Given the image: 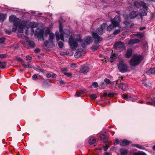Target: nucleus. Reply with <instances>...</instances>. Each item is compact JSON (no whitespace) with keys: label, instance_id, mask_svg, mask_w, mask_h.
Masks as SVG:
<instances>
[{"label":"nucleus","instance_id":"c03bdc74","mask_svg":"<svg viewBox=\"0 0 155 155\" xmlns=\"http://www.w3.org/2000/svg\"><path fill=\"white\" fill-rule=\"evenodd\" d=\"M105 151L107 150V149L109 148V146L106 144L103 147Z\"/></svg>","mask_w":155,"mask_h":155},{"label":"nucleus","instance_id":"2eb2a0df","mask_svg":"<svg viewBox=\"0 0 155 155\" xmlns=\"http://www.w3.org/2000/svg\"><path fill=\"white\" fill-rule=\"evenodd\" d=\"M89 70V68L88 67L83 65L81 66L79 72L80 73H83L85 74L88 72Z\"/></svg>","mask_w":155,"mask_h":155},{"label":"nucleus","instance_id":"3c124183","mask_svg":"<svg viewBox=\"0 0 155 155\" xmlns=\"http://www.w3.org/2000/svg\"><path fill=\"white\" fill-rule=\"evenodd\" d=\"M124 23L126 26L130 24L129 22L127 21H125L124 22Z\"/></svg>","mask_w":155,"mask_h":155},{"label":"nucleus","instance_id":"a878e982","mask_svg":"<svg viewBox=\"0 0 155 155\" xmlns=\"http://www.w3.org/2000/svg\"><path fill=\"white\" fill-rule=\"evenodd\" d=\"M6 18L5 14H0V22L3 21Z\"/></svg>","mask_w":155,"mask_h":155},{"label":"nucleus","instance_id":"5701e85b","mask_svg":"<svg viewBox=\"0 0 155 155\" xmlns=\"http://www.w3.org/2000/svg\"><path fill=\"white\" fill-rule=\"evenodd\" d=\"M155 73V68H150L149 70L147 71L146 73L147 74L149 75L151 74H153Z\"/></svg>","mask_w":155,"mask_h":155},{"label":"nucleus","instance_id":"4c0bfd02","mask_svg":"<svg viewBox=\"0 0 155 155\" xmlns=\"http://www.w3.org/2000/svg\"><path fill=\"white\" fill-rule=\"evenodd\" d=\"M90 98L91 99H95L97 98V96L94 94H92L90 96Z\"/></svg>","mask_w":155,"mask_h":155},{"label":"nucleus","instance_id":"774afa93","mask_svg":"<svg viewBox=\"0 0 155 155\" xmlns=\"http://www.w3.org/2000/svg\"><path fill=\"white\" fill-rule=\"evenodd\" d=\"M134 24H131L130 26V28H132V27L133 26H134Z\"/></svg>","mask_w":155,"mask_h":155},{"label":"nucleus","instance_id":"6e6552de","mask_svg":"<svg viewBox=\"0 0 155 155\" xmlns=\"http://www.w3.org/2000/svg\"><path fill=\"white\" fill-rule=\"evenodd\" d=\"M91 38L89 36H87L85 37L83 39V40L82 41L81 40V45L84 48L85 46L90 44V43L92 42Z\"/></svg>","mask_w":155,"mask_h":155},{"label":"nucleus","instance_id":"f3484780","mask_svg":"<svg viewBox=\"0 0 155 155\" xmlns=\"http://www.w3.org/2000/svg\"><path fill=\"white\" fill-rule=\"evenodd\" d=\"M138 12L137 11H132L129 14V18L132 19L136 18L138 15Z\"/></svg>","mask_w":155,"mask_h":155},{"label":"nucleus","instance_id":"4468645a","mask_svg":"<svg viewBox=\"0 0 155 155\" xmlns=\"http://www.w3.org/2000/svg\"><path fill=\"white\" fill-rule=\"evenodd\" d=\"M92 35L93 38L95 39L94 42L95 43H97L102 40V38H101V37L95 32H92Z\"/></svg>","mask_w":155,"mask_h":155},{"label":"nucleus","instance_id":"680f3d73","mask_svg":"<svg viewBox=\"0 0 155 155\" xmlns=\"http://www.w3.org/2000/svg\"><path fill=\"white\" fill-rule=\"evenodd\" d=\"M145 28H146L145 27H141L139 28V30L140 31H142V30H143L144 29H145Z\"/></svg>","mask_w":155,"mask_h":155},{"label":"nucleus","instance_id":"c9c22d12","mask_svg":"<svg viewBox=\"0 0 155 155\" xmlns=\"http://www.w3.org/2000/svg\"><path fill=\"white\" fill-rule=\"evenodd\" d=\"M104 82L107 84H111V81L108 79L106 78L104 80Z\"/></svg>","mask_w":155,"mask_h":155},{"label":"nucleus","instance_id":"a19ab883","mask_svg":"<svg viewBox=\"0 0 155 155\" xmlns=\"http://www.w3.org/2000/svg\"><path fill=\"white\" fill-rule=\"evenodd\" d=\"M98 46H93L91 47V49L93 51H94L98 49Z\"/></svg>","mask_w":155,"mask_h":155},{"label":"nucleus","instance_id":"6e6d98bb","mask_svg":"<svg viewBox=\"0 0 155 155\" xmlns=\"http://www.w3.org/2000/svg\"><path fill=\"white\" fill-rule=\"evenodd\" d=\"M16 59H17V60L18 61H21V62L22 61V59L20 58L17 57Z\"/></svg>","mask_w":155,"mask_h":155},{"label":"nucleus","instance_id":"2f4dec72","mask_svg":"<svg viewBox=\"0 0 155 155\" xmlns=\"http://www.w3.org/2000/svg\"><path fill=\"white\" fill-rule=\"evenodd\" d=\"M6 66V64L5 62L0 61V68H4Z\"/></svg>","mask_w":155,"mask_h":155},{"label":"nucleus","instance_id":"f03ea898","mask_svg":"<svg viewBox=\"0 0 155 155\" xmlns=\"http://www.w3.org/2000/svg\"><path fill=\"white\" fill-rule=\"evenodd\" d=\"M81 42V36L79 35H75L74 38L71 36L69 38L68 43L72 51H75L78 46V42Z\"/></svg>","mask_w":155,"mask_h":155},{"label":"nucleus","instance_id":"603ef678","mask_svg":"<svg viewBox=\"0 0 155 155\" xmlns=\"http://www.w3.org/2000/svg\"><path fill=\"white\" fill-rule=\"evenodd\" d=\"M119 141L118 139H116L115 140V142L114 143V145L117 144L119 143Z\"/></svg>","mask_w":155,"mask_h":155},{"label":"nucleus","instance_id":"052dcab7","mask_svg":"<svg viewBox=\"0 0 155 155\" xmlns=\"http://www.w3.org/2000/svg\"><path fill=\"white\" fill-rule=\"evenodd\" d=\"M40 51V50L39 49H37L35 50V51L36 53H38Z\"/></svg>","mask_w":155,"mask_h":155},{"label":"nucleus","instance_id":"09e8293b","mask_svg":"<svg viewBox=\"0 0 155 155\" xmlns=\"http://www.w3.org/2000/svg\"><path fill=\"white\" fill-rule=\"evenodd\" d=\"M120 31L119 29H117L115 30L113 33V34L114 35H116L118 34Z\"/></svg>","mask_w":155,"mask_h":155},{"label":"nucleus","instance_id":"f257e3e1","mask_svg":"<svg viewBox=\"0 0 155 155\" xmlns=\"http://www.w3.org/2000/svg\"><path fill=\"white\" fill-rule=\"evenodd\" d=\"M9 21L10 22H13L14 27L12 30L13 32L15 31L18 26V31L20 33H22L23 29H26V32H27V29L29 28H35L38 25L37 23L31 22L28 23L27 22L24 21H22L21 22L20 19L16 18V16L14 15H11L9 17Z\"/></svg>","mask_w":155,"mask_h":155},{"label":"nucleus","instance_id":"72a5a7b5","mask_svg":"<svg viewBox=\"0 0 155 155\" xmlns=\"http://www.w3.org/2000/svg\"><path fill=\"white\" fill-rule=\"evenodd\" d=\"M133 155H146V154L143 152H134L133 153Z\"/></svg>","mask_w":155,"mask_h":155},{"label":"nucleus","instance_id":"a211bd4d","mask_svg":"<svg viewBox=\"0 0 155 155\" xmlns=\"http://www.w3.org/2000/svg\"><path fill=\"white\" fill-rule=\"evenodd\" d=\"M131 142L128 141L127 140H124L120 141V145L122 146H124L130 144H131Z\"/></svg>","mask_w":155,"mask_h":155},{"label":"nucleus","instance_id":"864d4df0","mask_svg":"<svg viewBox=\"0 0 155 155\" xmlns=\"http://www.w3.org/2000/svg\"><path fill=\"white\" fill-rule=\"evenodd\" d=\"M26 58L27 60H30L31 59V58L29 56H26Z\"/></svg>","mask_w":155,"mask_h":155},{"label":"nucleus","instance_id":"9b49d317","mask_svg":"<svg viewBox=\"0 0 155 155\" xmlns=\"http://www.w3.org/2000/svg\"><path fill=\"white\" fill-rule=\"evenodd\" d=\"M114 47L116 49L124 48V43L120 41L116 42L114 45Z\"/></svg>","mask_w":155,"mask_h":155},{"label":"nucleus","instance_id":"bb28decb","mask_svg":"<svg viewBox=\"0 0 155 155\" xmlns=\"http://www.w3.org/2000/svg\"><path fill=\"white\" fill-rule=\"evenodd\" d=\"M83 52L82 51H77L75 54V56L77 58L80 57L82 55V53Z\"/></svg>","mask_w":155,"mask_h":155},{"label":"nucleus","instance_id":"8fccbe9b","mask_svg":"<svg viewBox=\"0 0 155 155\" xmlns=\"http://www.w3.org/2000/svg\"><path fill=\"white\" fill-rule=\"evenodd\" d=\"M32 78L33 80H36L38 79L37 75L36 74H35L32 77Z\"/></svg>","mask_w":155,"mask_h":155},{"label":"nucleus","instance_id":"dca6fc26","mask_svg":"<svg viewBox=\"0 0 155 155\" xmlns=\"http://www.w3.org/2000/svg\"><path fill=\"white\" fill-rule=\"evenodd\" d=\"M119 87L123 91H126L128 89V85L126 83H121L118 85Z\"/></svg>","mask_w":155,"mask_h":155},{"label":"nucleus","instance_id":"ea45409f","mask_svg":"<svg viewBox=\"0 0 155 155\" xmlns=\"http://www.w3.org/2000/svg\"><path fill=\"white\" fill-rule=\"evenodd\" d=\"M58 45L60 48H62L63 47V44L62 42L59 41L58 43Z\"/></svg>","mask_w":155,"mask_h":155},{"label":"nucleus","instance_id":"473e14b6","mask_svg":"<svg viewBox=\"0 0 155 155\" xmlns=\"http://www.w3.org/2000/svg\"><path fill=\"white\" fill-rule=\"evenodd\" d=\"M132 146L133 147H135L140 149H143V147L140 144H132Z\"/></svg>","mask_w":155,"mask_h":155},{"label":"nucleus","instance_id":"79ce46f5","mask_svg":"<svg viewBox=\"0 0 155 155\" xmlns=\"http://www.w3.org/2000/svg\"><path fill=\"white\" fill-rule=\"evenodd\" d=\"M93 86L95 88H96L98 87V84L96 82H94L92 83Z\"/></svg>","mask_w":155,"mask_h":155},{"label":"nucleus","instance_id":"e2e57ef3","mask_svg":"<svg viewBox=\"0 0 155 155\" xmlns=\"http://www.w3.org/2000/svg\"><path fill=\"white\" fill-rule=\"evenodd\" d=\"M76 64L74 63H72L71 64V67H76Z\"/></svg>","mask_w":155,"mask_h":155},{"label":"nucleus","instance_id":"7ed1b4c3","mask_svg":"<svg viewBox=\"0 0 155 155\" xmlns=\"http://www.w3.org/2000/svg\"><path fill=\"white\" fill-rule=\"evenodd\" d=\"M121 21L120 17L116 16L113 19L111 20V24L107 28V30L110 31L113 29L114 27H119V23Z\"/></svg>","mask_w":155,"mask_h":155},{"label":"nucleus","instance_id":"423d86ee","mask_svg":"<svg viewBox=\"0 0 155 155\" xmlns=\"http://www.w3.org/2000/svg\"><path fill=\"white\" fill-rule=\"evenodd\" d=\"M117 68L120 72L122 73L128 71V68L127 65L124 63L123 59L120 60L117 65Z\"/></svg>","mask_w":155,"mask_h":155},{"label":"nucleus","instance_id":"f8f14e48","mask_svg":"<svg viewBox=\"0 0 155 155\" xmlns=\"http://www.w3.org/2000/svg\"><path fill=\"white\" fill-rule=\"evenodd\" d=\"M106 25L104 23H103L96 30V32L99 35H101L104 32V28H105Z\"/></svg>","mask_w":155,"mask_h":155},{"label":"nucleus","instance_id":"49530a36","mask_svg":"<svg viewBox=\"0 0 155 155\" xmlns=\"http://www.w3.org/2000/svg\"><path fill=\"white\" fill-rule=\"evenodd\" d=\"M5 39L4 38H0V43L1 44L3 43L5 41Z\"/></svg>","mask_w":155,"mask_h":155},{"label":"nucleus","instance_id":"0eeeda50","mask_svg":"<svg viewBox=\"0 0 155 155\" xmlns=\"http://www.w3.org/2000/svg\"><path fill=\"white\" fill-rule=\"evenodd\" d=\"M21 36H24L25 39L26 40V42H25L23 41H21V42L24 45V47L26 48H33L35 46V44L34 41L29 40V38L25 35L21 34Z\"/></svg>","mask_w":155,"mask_h":155},{"label":"nucleus","instance_id":"4be33fe9","mask_svg":"<svg viewBox=\"0 0 155 155\" xmlns=\"http://www.w3.org/2000/svg\"><path fill=\"white\" fill-rule=\"evenodd\" d=\"M147 8H148L147 7V9L144 8L145 10H141L140 11V15L141 16V18L142 16H144L147 15Z\"/></svg>","mask_w":155,"mask_h":155},{"label":"nucleus","instance_id":"b1692460","mask_svg":"<svg viewBox=\"0 0 155 155\" xmlns=\"http://www.w3.org/2000/svg\"><path fill=\"white\" fill-rule=\"evenodd\" d=\"M134 35H135L137 36L138 38H142L144 36V35L143 34L140 33H138L135 34L131 35L130 37L131 38H134Z\"/></svg>","mask_w":155,"mask_h":155},{"label":"nucleus","instance_id":"0e129e2a","mask_svg":"<svg viewBox=\"0 0 155 155\" xmlns=\"http://www.w3.org/2000/svg\"><path fill=\"white\" fill-rule=\"evenodd\" d=\"M107 96V93L106 92H104L103 94V96L105 97H106Z\"/></svg>","mask_w":155,"mask_h":155},{"label":"nucleus","instance_id":"393cba45","mask_svg":"<svg viewBox=\"0 0 155 155\" xmlns=\"http://www.w3.org/2000/svg\"><path fill=\"white\" fill-rule=\"evenodd\" d=\"M100 137L102 141L106 143H107V140H106V137L104 135L100 134Z\"/></svg>","mask_w":155,"mask_h":155},{"label":"nucleus","instance_id":"ddd939ff","mask_svg":"<svg viewBox=\"0 0 155 155\" xmlns=\"http://www.w3.org/2000/svg\"><path fill=\"white\" fill-rule=\"evenodd\" d=\"M134 5L135 7L138 8H139L141 6L144 8L147 9V8L146 4L143 2H140L139 3L138 2H134Z\"/></svg>","mask_w":155,"mask_h":155},{"label":"nucleus","instance_id":"cd10ccee","mask_svg":"<svg viewBox=\"0 0 155 155\" xmlns=\"http://www.w3.org/2000/svg\"><path fill=\"white\" fill-rule=\"evenodd\" d=\"M84 93V92L83 91H80L76 92L75 95L77 97H79L81 95L83 94Z\"/></svg>","mask_w":155,"mask_h":155},{"label":"nucleus","instance_id":"c85d7f7f","mask_svg":"<svg viewBox=\"0 0 155 155\" xmlns=\"http://www.w3.org/2000/svg\"><path fill=\"white\" fill-rule=\"evenodd\" d=\"M96 142L95 139L93 137H91L89 141V143L90 144H92Z\"/></svg>","mask_w":155,"mask_h":155},{"label":"nucleus","instance_id":"13d9d810","mask_svg":"<svg viewBox=\"0 0 155 155\" xmlns=\"http://www.w3.org/2000/svg\"><path fill=\"white\" fill-rule=\"evenodd\" d=\"M67 69L66 68H63L62 69V71L63 72V73L64 72H66L65 71H67Z\"/></svg>","mask_w":155,"mask_h":155},{"label":"nucleus","instance_id":"37998d69","mask_svg":"<svg viewBox=\"0 0 155 155\" xmlns=\"http://www.w3.org/2000/svg\"><path fill=\"white\" fill-rule=\"evenodd\" d=\"M64 74L68 77H70L71 76L72 74L71 73H67L66 72H64L63 73Z\"/></svg>","mask_w":155,"mask_h":155},{"label":"nucleus","instance_id":"338daca9","mask_svg":"<svg viewBox=\"0 0 155 155\" xmlns=\"http://www.w3.org/2000/svg\"><path fill=\"white\" fill-rule=\"evenodd\" d=\"M104 153H105V155H109V154H110L108 152H105Z\"/></svg>","mask_w":155,"mask_h":155},{"label":"nucleus","instance_id":"20e7f679","mask_svg":"<svg viewBox=\"0 0 155 155\" xmlns=\"http://www.w3.org/2000/svg\"><path fill=\"white\" fill-rule=\"evenodd\" d=\"M59 31L60 32V36L59 35L58 32H56L55 33L56 40L57 41H58L59 40L60 38L61 40L64 41V37L67 38L68 37L69 32V30H67V32L68 33L64 32L62 31V26L61 24H60L59 25Z\"/></svg>","mask_w":155,"mask_h":155},{"label":"nucleus","instance_id":"6ab92c4d","mask_svg":"<svg viewBox=\"0 0 155 155\" xmlns=\"http://www.w3.org/2000/svg\"><path fill=\"white\" fill-rule=\"evenodd\" d=\"M140 42V40L138 39H133L130 40L128 44L130 45H133L135 44H137Z\"/></svg>","mask_w":155,"mask_h":155},{"label":"nucleus","instance_id":"1a4fd4ad","mask_svg":"<svg viewBox=\"0 0 155 155\" xmlns=\"http://www.w3.org/2000/svg\"><path fill=\"white\" fill-rule=\"evenodd\" d=\"M44 31L39 28L37 29L35 33V36L41 40H44L43 38Z\"/></svg>","mask_w":155,"mask_h":155},{"label":"nucleus","instance_id":"5fc2aeb1","mask_svg":"<svg viewBox=\"0 0 155 155\" xmlns=\"http://www.w3.org/2000/svg\"><path fill=\"white\" fill-rule=\"evenodd\" d=\"M48 43V41H45L44 43V45L45 47H47Z\"/></svg>","mask_w":155,"mask_h":155},{"label":"nucleus","instance_id":"412c9836","mask_svg":"<svg viewBox=\"0 0 155 155\" xmlns=\"http://www.w3.org/2000/svg\"><path fill=\"white\" fill-rule=\"evenodd\" d=\"M132 54V50L131 49H129L127 50L125 54V57L127 58H129L130 57Z\"/></svg>","mask_w":155,"mask_h":155},{"label":"nucleus","instance_id":"bf43d9fd","mask_svg":"<svg viewBox=\"0 0 155 155\" xmlns=\"http://www.w3.org/2000/svg\"><path fill=\"white\" fill-rule=\"evenodd\" d=\"M151 101L152 102L151 103V104L153 105L154 104L155 105V102L153 100V99H151Z\"/></svg>","mask_w":155,"mask_h":155},{"label":"nucleus","instance_id":"69168bd1","mask_svg":"<svg viewBox=\"0 0 155 155\" xmlns=\"http://www.w3.org/2000/svg\"><path fill=\"white\" fill-rule=\"evenodd\" d=\"M51 77L53 78H56V75L55 74H53L51 75Z\"/></svg>","mask_w":155,"mask_h":155},{"label":"nucleus","instance_id":"aec40b11","mask_svg":"<svg viewBox=\"0 0 155 155\" xmlns=\"http://www.w3.org/2000/svg\"><path fill=\"white\" fill-rule=\"evenodd\" d=\"M117 55L115 53H112L111 55L110 58V60L111 62L114 61L117 58Z\"/></svg>","mask_w":155,"mask_h":155},{"label":"nucleus","instance_id":"a18cd8bd","mask_svg":"<svg viewBox=\"0 0 155 155\" xmlns=\"http://www.w3.org/2000/svg\"><path fill=\"white\" fill-rule=\"evenodd\" d=\"M143 84L144 85L145 87H150L152 85V84H151V83H150L149 84H147L146 83H143Z\"/></svg>","mask_w":155,"mask_h":155},{"label":"nucleus","instance_id":"39448f33","mask_svg":"<svg viewBox=\"0 0 155 155\" xmlns=\"http://www.w3.org/2000/svg\"><path fill=\"white\" fill-rule=\"evenodd\" d=\"M142 58V56L141 55H134L130 61V64L132 66H135L141 62Z\"/></svg>","mask_w":155,"mask_h":155},{"label":"nucleus","instance_id":"4d7b16f0","mask_svg":"<svg viewBox=\"0 0 155 155\" xmlns=\"http://www.w3.org/2000/svg\"><path fill=\"white\" fill-rule=\"evenodd\" d=\"M46 76L48 78H50L51 77V75L50 73H48L47 74Z\"/></svg>","mask_w":155,"mask_h":155},{"label":"nucleus","instance_id":"e433bc0d","mask_svg":"<svg viewBox=\"0 0 155 155\" xmlns=\"http://www.w3.org/2000/svg\"><path fill=\"white\" fill-rule=\"evenodd\" d=\"M7 55L5 54H0V59H2L6 58Z\"/></svg>","mask_w":155,"mask_h":155},{"label":"nucleus","instance_id":"de8ad7c7","mask_svg":"<svg viewBox=\"0 0 155 155\" xmlns=\"http://www.w3.org/2000/svg\"><path fill=\"white\" fill-rule=\"evenodd\" d=\"M114 94L113 93H109L108 95V97H113L114 96Z\"/></svg>","mask_w":155,"mask_h":155},{"label":"nucleus","instance_id":"c756f323","mask_svg":"<svg viewBox=\"0 0 155 155\" xmlns=\"http://www.w3.org/2000/svg\"><path fill=\"white\" fill-rule=\"evenodd\" d=\"M49 40L51 42L53 41V39L54 37V34L53 33H51L49 34Z\"/></svg>","mask_w":155,"mask_h":155},{"label":"nucleus","instance_id":"9d476101","mask_svg":"<svg viewBox=\"0 0 155 155\" xmlns=\"http://www.w3.org/2000/svg\"><path fill=\"white\" fill-rule=\"evenodd\" d=\"M121 97L123 99L127 101H131L133 102H134L136 99V98L131 96L130 95L127 94H123Z\"/></svg>","mask_w":155,"mask_h":155},{"label":"nucleus","instance_id":"7c9ffc66","mask_svg":"<svg viewBox=\"0 0 155 155\" xmlns=\"http://www.w3.org/2000/svg\"><path fill=\"white\" fill-rule=\"evenodd\" d=\"M121 155H126L128 153V150L126 149H122L121 150Z\"/></svg>","mask_w":155,"mask_h":155},{"label":"nucleus","instance_id":"f704fd0d","mask_svg":"<svg viewBox=\"0 0 155 155\" xmlns=\"http://www.w3.org/2000/svg\"><path fill=\"white\" fill-rule=\"evenodd\" d=\"M50 30L49 28H47L45 31V35L46 36H47L48 34H49L51 33H50Z\"/></svg>","mask_w":155,"mask_h":155},{"label":"nucleus","instance_id":"58836bf2","mask_svg":"<svg viewBox=\"0 0 155 155\" xmlns=\"http://www.w3.org/2000/svg\"><path fill=\"white\" fill-rule=\"evenodd\" d=\"M123 17L125 20H127L129 18V16L128 14H124L123 15Z\"/></svg>","mask_w":155,"mask_h":155}]
</instances>
